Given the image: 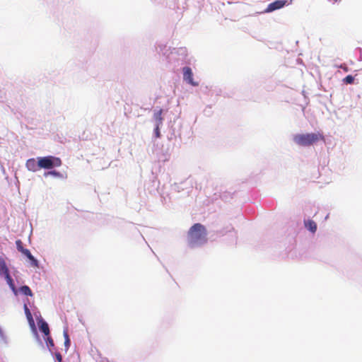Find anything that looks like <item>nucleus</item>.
I'll list each match as a JSON object with an SVG mask.
<instances>
[{"instance_id":"obj_1","label":"nucleus","mask_w":362,"mask_h":362,"mask_svg":"<svg viewBox=\"0 0 362 362\" xmlns=\"http://www.w3.org/2000/svg\"><path fill=\"white\" fill-rule=\"evenodd\" d=\"M207 230L201 223H194L187 232V243L189 247H195L207 243Z\"/></svg>"},{"instance_id":"obj_2","label":"nucleus","mask_w":362,"mask_h":362,"mask_svg":"<svg viewBox=\"0 0 362 362\" xmlns=\"http://www.w3.org/2000/svg\"><path fill=\"white\" fill-rule=\"evenodd\" d=\"M294 142L302 146L313 145L318 141H325V136L320 132L296 134L293 136Z\"/></svg>"},{"instance_id":"obj_3","label":"nucleus","mask_w":362,"mask_h":362,"mask_svg":"<svg viewBox=\"0 0 362 362\" xmlns=\"http://www.w3.org/2000/svg\"><path fill=\"white\" fill-rule=\"evenodd\" d=\"M62 165L60 158L54 156H45L38 158V167L44 169H51Z\"/></svg>"},{"instance_id":"obj_4","label":"nucleus","mask_w":362,"mask_h":362,"mask_svg":"<svg viewBox=\"0 0 362 362\" xmlns=\"http://www.w3.org/2000/svg\"><path fill=\"white\" fill-rule=\"evenodd\" d=\"M183 78L184 80L187 81L189 84L197 86L199 83L194 81L193 79V74L192 69L189 67H184L183 68Z\"/></svg>"},{"instance_id":"obj_5","label":"nucleus","mask_w":362,"mask_h":362,"mask_svg":"<svg viewBox=\"0 0 362 362\" xmlns=\"http://www.w3.org/2000/svg\"><path fill=\"white\" fill-rule=\"evenodd\" d=\"M286 2V1L285 0L275 1L268 5L267 8L265 10V12L269 13L275 10L280 9L285 6Z\"/></svg>"},{"instance_id":"obj_6","label":"nucleus","mask_w":362,"mask_h":362,"mask_svg":"<svg viewBox=\"0 0 362 362\" xmlns=\"http://www.w3.org/2000/svg\"><path fill=\"white\" fill-rule=\"evenodd\" d=\"M26 167L29 170L33 172L37 171L40 168L38 167V161L37 162L34 158H30L27 160Z\"/></svg>"},{"instance_id":"obj_7","label":"nucleus","mask_w":362,"mask_h":362,"mask_svg":"<svg viewBox=\"0 0 362 362\" xmlns=\"http://www.w3.org/2000/svg\"><path fill=\"white\" fill-rule=\"evenodd\" d=\"M305 227L311 231L312 233H315L317 230V224L313 220H307L304 221Z\"/></svg>"},{"instance_id":"obj_8","label":"nucleus","mask_w":362,"mask_h":362,"mask_svg":"<svg viewBox=\"0 0 362 362\" xmlns=\"http://www.w3.org/2000/svg\"><path fill=\"white\" fill-rule=\"evenodd\" d=\"M3 274L4 275L5 279H6V281H7L8 284L9 285L10 288L12 289V291L14 293H16V286L14 285L12 278L11 277V276L9 274L8 269L7 271H6L4 273H3Z\"/></svg>"},{"instance_id":"obj_9","label":"nucleus","mask_w":362,"mask_h":362,"mask_svg":"<svg viewBox=\"0 0 362 362\" xmlns=\"http://www.w3.org/2000/svg\"><path fill=\"white\" fill-rule=\"evenodd\" d=\"M23 254L26 256L30 261H31V264L33 266V267H38V262L37 260L32 255V254L30 253V250L26 249L25 250V251H23Z\"/></svg>"},{"instance_id":"obj_10","label":"nucleus","mask_w":362,"mask_h":362,"mask_svg":"<svg viewBox=\"0 0 362 362\" xmlns=\"http://www.w3.org/2000/svg\"><path fill=\"white\" fill-rule=\"evenodd\" d=\"M162 113H163L162 109L159 110L158 112H156L154 113L153 117H154L155 120L156 121L158 126H160L163 123V119L162 117Z\"/></svg>"},{"instance_id":"obj_11","label":"nucleus","mask_w":362,"mask_h":362,"mask_svg":"<svg viewBox=\"0 0 362 362\" xmlns=\"http://www.w3.org/2000/svg\"><path fill=\"white\" fill-rule=\"evenodd\" d=\"M40 329L42 332L45 334L46 336H49V329L48 324L46 322H42L40 326Z\"/></svg>"},{"instance_id":"obj_12","label":"nucleus","mask_w":362,"mask_h":362,"mask_svg":"<svg viewBox=\"0 0 362 362\" xmlns=\"http://www.w3.org/2000/svg\"><path fill=\"white\" fill-rule=\"evenodd\" d=\"M21 292L25 296H33V293L29 286H23L20 288Z\"/></svg>"},{"instance_id":"obj_13","label":"nucleus","mask_w":362,"mask_h":362,"mask_svg":"<svg viewBox=\"0 0 362 362\" xmlns=\"http://www.w3.org/2000/svg\"><path fill=\"white\" fill-rule=\"evenodd\" d=\"M8 269L6 264L5 261L4 259L0 258V274L4 273L6 271H7Z\"/></svg>"},{"instance_id":"obj_14","label":"nucleus","mask_w":362,"mask_h":362,"mask_svg":"<svg viewBox=\"0 0 362 362\" xmlns=\"http://www.w3.org/2000/svg\"><path fill=\"white\" fill-rule=\"evenodd\" d=\"M64 339H65L64 345H65L66 349L67 350L69 348V346H70V339H69V334H68V332H67L66 330L64 331Z\"/></svg>"},{"instance_id":"obj_15","label":"nucleus","mask_w":362,"mask_h":362,"mask_svg":"<svg viewBox=\"0 0 362 362\" xmlns=\"http://www.w3.org/2000/svg\"><path fill=\"white\" fill-rule=\"evenodd\" d=\"M354 81V78L351 75H348L343 79V82L346 84H352Z\"/></svg>"},{"instance_id":"obj_16","label":"nucleus","mask_w":362,"mask_h":362,"mask_svg":"<svg viewBox=\"0 0 362 362\" xmlns=\"http://www.w3.org/2000/svg\"><path fill=\"white\" fill-rule=\"evenodd\" d=\"M16 247H17L18 250L23 253L25 249L23 248V247L22 241L21 240H18L16 241Z\"/></svg>"},{"instance_id":"obj_17","label":"nucleus","mask_w":362,"mask_h":362,"mask_svg":"<svg viewBox=\"0 0 362 362\" xmlns=\"http://www.w3.org/2000/svg\"><path fill=\"white\" fill-rule=\"evenodd\" d=\"M24 310H25V315H26L28 319L32 320L33 317H32L31 313L26 304L24 305Z\"/></svg>"},{"instance_id":"obj_18","label":"nucleus","mask_w":362,"mask_h":362,"mask_svg":"<svg viewBox=\"0 0 362 362\" xmlns=\"http://www.w3.org/2000/svg\"><path fill=\"white\" fill-rule=\"evenodd\" d=\"M46 342H47V345L48 346H49L50 348L54 347V341L50 337H49V336L47 337Z\"/></svg>"},{"instance_id":"obj_19","label":"nucleus","mask_w":362,"mask_h":362,"mask_svg":"<svg viewBox=\"0 0 362 362\" xmlns=\"http://www.w3.org/2000/svg\"><path fill=\"white\" fill-rule=\"evenodd\" d=\"M55 357L58 362H62V356L60 353H56Z\"/></svg>"},{"instance_id":"obj_20","label":"nucleus","mask_w":362,"mask_h":362,"mask_svg":"<svg viewBox=\"0 0 362 362\" xmlns=\"http://www.w3.org/2000/svg\"><path fill=\"white\" fill-rule=\"evenodd\" d=\"M339 68L343 69L345 72H347L349 71L348 66L345 64H341L339 66Z\"/></svg>"},{"instance_id":"obj_21","label":"nucleus","mask_w":362,"mask_h":362,"mask_svg":"<svg viewBox=\"0 0 362 362\" xmlns=\"http://www.w3.org/2000/svg\"><path fill=\"white\" fill-rule=\"evenodd\" d=\"M156 135L157 137H159L160 136V131H159V126H156Z\"/></svg>"},{"instance_id":"obj_22","label":"nucleus","mask_w":362,"mask_h":362,"mask_svg":"<svg viewBox=\"0 0 362 362\" xmlns=\"http://www.w3.org/2000/svg\"><path fill=\"white\" fill-rule=\"evenodd\" d=\"M48 173H49V174H53V175L57 174V173H56L55 171L49 172Z\"/></svg>"}]
</instances>
